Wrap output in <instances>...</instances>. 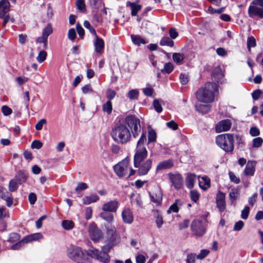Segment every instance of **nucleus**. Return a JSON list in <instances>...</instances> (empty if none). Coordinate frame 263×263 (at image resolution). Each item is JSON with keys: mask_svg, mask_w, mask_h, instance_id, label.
Masks as SVG:
<instances>
[{"mask_svg": "<svg viewBox=\"0 0 263 263\" xmlns=\"http://www.w3.org/2000/svg\"><path fill=\"white\" fill-rule=\"evenodd\" d=\"M20 238L21 236L19 234L13 232L9 234L7 241L10 243H14L18 241Z\"/></svg>", "mask_w": 263, "mask_h": 263, "instance_id": "e433bc0d", "label": "nucleus"}, {"mask_svg": "<svg viewBox=\"0 0 263 263\" xmlns=\"http://www.w3.org/2000/svg\"><path fill=\"white\" fill-rule=\"evenodd\" d=\"M18 182L17 181V180L14 178L13 179H11L9 181V191L13 192L17 190V189L18 187Z\"/></svg>", "mask_w": 263, "mask_h": 263, "instance_id": "c9c22d12", "label": "nucleus"}, {"mask_svg": "<svg viewBox=\"0 0 263 263\" xmlns=\"http://www.w3.org/2000/svg\"><path fill=\"white\" fill-rule=\"evenodd\" d=\"M174 69V66L171 63H166L163 68L161 70V72L163 73H170Z\"/></svg>", "mask_w": 263, "mask_h": 263, "instance_id": "ea45409f", "label": "nucleus"}, {"mask_svg": "<svg viewBox=\"0 0 263 263\" xmlns=\"http://www.w3.org/2000/svg\"><path fill=\"white\" fill-rule=\"evenodd\" d=\"M130 37L132 42L137 45H139L141 44H145L146 43L145 40L139 35L132 34Z\"/></svg>", "mask_w": 263, "mask_h": 263, "instance_id": "7c9ffc66", "label": "nucleus"}, {"mask_svg": "<svg viewBox=\"0 0 263 263\" xmlns=\"http://www.w3.org/2000/svg\"><path fill=\"white\" fill-rule=\"evenodd\" d=\"M196 110L202 114H207L211 110V105L205 104H197L195 106Z\"/></svg>", "mask_w": 263, "mask_h": 263, "instance_id": "c85d7f7f", "label": "nucleus"}, {"mask_svg": "<svg viewBox=\"0 0 263 263\" xmlns=\"http://www.w3.org/2000/svg\"><path fill=\"white\" fill-rule=\"evenodd\" d=\"M88 233L90 239L95 242H99L103 238V232L94 223L89 225Z\"/></svg>", "mask_w": 263, "mask_h": 263, "instance_id": "9b49d317", "label": "nucleus"}, {"mask_svg": "<svg viewBox=\"0 0 263 263\" xmlns=\"http://www.w3.org/2000/svg\"><path fill=\"white\" fill-rule=\"evenodd\" d=\"M212 76L215 81L218 83H222L223 81L224 72L222 70L220 66H217L214 68Z\"/></svg>", "mask_w": 263, "mask_h": 263, "instance_id": "f3484780", "label": "nucleus"}, {"mask_svg": "<svg viewBox=\"0 0 263 263\" xmlns=\"http://www.w3.org/2000/svg\"><path fill=\"white\" fill-rule=\"evenodd\" d=\"M217 207L219 210L222 212L226 209V201H216Z\"/></svg>", "mask_w": 263, "mask_h": 263, "instance_id": "338daca9", "label": "nucleus"}, {"mask_svg": "<svg viewBox=\"0 0 263 263\" xmlns=\"http://www.w3.org/2000/svg\"><path fill=\"white\" fill-rule=\"evenodd\" d=\"M180 82L182 84L185 85L189 82L188 75L184 73H181L179 76Z\"/></svg>", "mask_w": 263, "mask_h": 263, "instance_id": "774afa93", "label": "nucleus"}, {"mask_svg": "<svg viewBox=\"0 0 263 263\" xmlns=\"http://www.w3.org/2000/svg\"><path fill=\"white\" fill-rule=\"evenodd\" d=\"M43 238V235L41 233H37L29 235L24 237L26 242L28 243L30 241L33 240H39Z\"/></svg>", "mask_w": 263, "mask_h": 263, "instance_id": "c756f323", "label": "nucleus"}, {"mask_svg": "<svg viewBox=\"0 0 263 263\" xmlns=\"http://www.w3.org/2000/svg\"><path fill=\"white\" fill-rule=\"evenodd\" d=\"M152 166V160L148 159L144 162L140 163L137 168V173L139 176H144L148 174Z\"/></svg>", "mask_w": 263, "mask_h": 263, "instance_id": "4468645a", "label": "nucleus"}, {"mask_svg": "<svg viewBox=\"0 0 263 263\" xmlns=\"http://www.w3.org/2000/svg\"><path fill=\"white\" fill-rule=\"evenodd\" d=\"M153 106L155 110L157 112H161L162 111L161 105L158 100L155 99L153 101Z\"/></svg>", "mask_w": 263, "mask_h": 263, "instance_id": "603ef678", "label": "nucleus"}, {"mask_svg": "<svg viewBox=\"0 0 263 263\" xmlns=\"http://www.w3.org/2000/svg\"><path fill=\"white\" fill-rule=\"evenodd\" d=\"M62 227L66 230H70L73 228L74 223L72 220H64L62 221Z\"/></svg>", "mask_w": 263, "mask_h": 263, "instance_id": "473e14b6", "label": "nucleus"}, {"mask_svg": "<svg viewBox=\"0 0 263 263\" xmlns=\"http://www.w3.org/2000/svg\"><path fill=\"white\" fill-rule=\"evenodd\" d=\"M106 229V242L104 249H111L120 241V236L117 233L115 226L111 225L105 226Z\"/></svg>", "mask_w": 263, "mask_h": 263, "instance_id": "20e7f679", "label": "nucleus"}, {"mask_svg": "<svg viewBox=\"0 0 263 263\" xmlns=\"http://www.w3.org/2000/svg\"><path fill=\"white\" fill-rule=\"evenodd\" d=\"M128 165L129 160L127 158H125L114 166V171L119 177L125 176L129 169Z\"/></svg>", "mask_w": 263, "mask_h": 263, "instance_id": "9d476101", "label": "nucleus"}, {"mask_svg": "<svg viewBox=\"0 0 263 263\" xmlns=\"http://www.w3.org/2000/svg\"><path fill=\"white\" fill-rule=\"evenodd\" d=\"M238 194V190L236 188H233L231 190L229 193V196L231 199L235 200L237 198V195Z\"/></svg>", "mask_w": 263, "mask_h": 263, "instance_id": "e2e57ef3", "label": "nucleus"}, {"mask_svg": "<svg viewBox=\"0 0 263 263\" xmlns=\"http://www.w3.org/2000/svg\"><path fill=\"white\" fill-rule=\"evenodd\" d=\"M139 95V91L137 89L130 90L127 93V97L130 100L137 99Z\"/></svg>", "mask_w": 263, "mask_h": 263, "instance_id": "c03bdc74", "label": "nucleus"}, {"mask_svg": "<svg viewBox=\"0 0 263 263\" xmlns=\"http://www.w3.org/2000/svg\"><path fill=\"white\" fill-rule=\"evenodd\" d=\"M83 25L86 29L89 30L91 34L94 36L97 35L95 29L91 26L90 23L88 21H85Z\"/></svg>", "mask_w": 263, "mask_h": 263, "instance_id": "49530a36", "label": "nucleus"}, {"mask_svg": "<svg viewBox=\"0 0 263 263\" xmlns=\"http://www.w3.org/2000/svg\"><path fill=\"white\" fill-rule=\"evenodd\" d=\"M119 203L117 200H114L105 203L102 205V210L110 213L116 212L118 208Z\"/></svg>", "mask_w": 263, "mask_h": 263, "instance_id": "2eb2a0df", "label": "nucleus"}, {"mask_svg": "<svg viewBox=\"0 0 263 263\" xmlns=\"http://www.w3.org/2000/svg\"><path fill=\"white\" fill-rule=\"evenodd\" d=\"M250 212V208L248 206H246L242 210L241 213V217L243 219H247L248 217Z\"/></svg>", "mask_w": 263, "mask_h": 263, "instance_id": "13d9d810", "label": "nucleus"}, {"mask_svg": "<svg viewBox=\"0 0 263 263\" xmlns=\"http://www.w3.org/2000/svg\"><path fill=\"white\" fill-rule=\"evenodd\" d=\"M47 121L45 119L40 120L35 125V128L37 130H40L42 129L44 124H46Z\"/></svg>", "mask_w": 263, "mask_h": 263, "instance_id": "0e129e2a", "label": "nucleus"}, {"mask_svg": "<svg viewBox=\"0 0 263 263\" xmlns=\"http://www.w3.org/2000/svg\"><path fill=\"white\" fill-rule=\"evenodd\" d=\"M256 162L254 161H249L244 170L246 176H253L255 171Z\"/></svg>", "mask_w": 263, "mask_h": 263, "instance_id": "a211bd4d", "label": "nucleus"}, {"mask_svg": "<svg viewBox=\"0 0 263 263\" xmlns=\"http://www.w3.org/2000/svg\"><path fill=\"white\" fill-rule=\"evenodd\" d=\"M210 253V251L206 249H203L200 251V253L197 255V258L200 260L204 259Z\"/></svg>", "mask_w": 263, "mask_h": 263, "instance_id": "4d7b16f0", "label": "nucleus"}, {"mask_svg": "<svg viewBox=\"0 0 263 263\" xmlns=\"http://www.w3.org/2000/svg\"><path fill=\"white\" fill-rule=\"evenodd\" d=\"M150 197L152 202L155 203L157 205H160L162 202V193L159 191L157 193L150 194Z\"/></svg>", "mask_w": 263, "mask_h": 263, "instance_id": "a878e982", "label": "nucleus"}, {"mask_svg": "<svg viewBox=\"0 0 263 263\" xmlns=\"http://www.w3.org/2000/svg\"><path fill=\"white\" fill-rule=\"evenodd\" d=\"M122 217L123 221L126 223L130 224L133 221V215L129 209H126L122 211Z\"/></svg>", "mask_w": 263, "mask_h": 263, "instance_id": "6ab92c4d", "label": "nucleus"}, {"mask_svg": "<svg viewBox=\"0 0 263 263\" xmlns=\"http://www.w3.org/2000/svg\"><path fill=\"white\" fill-rule=\"evenodd\" d=\"M47 55V52L44 50L40 51L36 57L37 62L40 63L43 62L46 59Z\"/></svg>", "mask_w": 263, "mask_h": 263, "instance_id": "79ce46f5", "label": "nucleus"}, {"mask_svg": "<svg viewBox=\"0 0 263 263\" xmlns=\"http://www.w3.org/2000/svg\"><path fill=\"white\" fill-rule=\"evenodd\" d=\"M28 178L27 173L24 171H20L15 176V179L20 184L26 181Z\"/></svg>", "mask_w": 263, "mask_h": 263, "instance_id": "5701e85b", "label": "nucleus"}, {"mask_svg": "<svg viewBox=\"0 0 263 263\" xmlns=\"http://www.w3.org/2000/svg\"><path fill=\"white\" fill-rule=\"evenodd\" d=\"M116 92L111 89H107L106 91V97L108 101L112 100L116 96Z\"/></svg>", "mask_w": 263, "mask_h": 263, "instance_id": "de8ad7c7", "label": "nucleus"}, {"mask_svg": "<svg viewBox=\"0 0 263 263\" xmlns=\"http://www.w3.org/2000/svg\"><path fill=\"white\" fill-rule=\"evenodd\" d=\"M67 254L69 259L77 262L82 261L84 256V253L81 248L73 245L68 248Z\"/></svg>", "mask_w": 263, "mask_h": 263, "instance_id": "6e6552de", "label": "nucleus"}, {"mask_svg": "<svg viewBox=\"0 0 263 263\" xmlns=\"http://www.w3.org/2000/svg\"><path fill=\"white\" fill-rule=\"evenodd\" d=\"M191 229L194 234L198 236H202L205 232V228L200 220H194L192 222Z\"/></svg>", "mask_w": 263, "mask_h": 263, "instance_id": "f8f14e48", "label": "nucleus"}, {"mask_svg": "<svg viewBox=\"0 0 263 263\" xmlns=\"http://www.w3.org/2000/svg\"><path fill=\"white\" fill-rule=\"evenodd\" d=\"M100 217L108 223H111L114 220V216L110 212L103 211L100 214Z\"/></svg>", "mask_w": 263, "mask_h": 263, "instance_id": "b1692460", "label": "nucleus"}, {"mask_svg": "<svg viewBox=\"0 0 263 263\" xmlns=\"http://www.w3.org/2000/svg\"><path fill=\"white\" fill-rule=\"evenodd\" d=\"M110 135L113 140L120 144L127 143L131 137L130 132L125 124L116 125L112 129Z\"/></svg>", "mask_w": 263, "mask_h": 263, "instance_id": "f03ea898", "label": "nucleus"}, {"mask_svg": "<svg viewBox=\"0 0 263 263\" xmlns=\"http://www.w3.org/2000/svg\"><path fill=\"white\" fill-rule=\"evenodd\" d=\"M172 58L175 63L178 65H181L184 59V56L183 54L180 53H174L172 55Z\"/></svg>", "mask_w": 263, "mask_h": 263, "instance_id": "2f4dec72", "label": "nucleus"}, {"mask_svg": "<svg viewBox=\"0 0 263 263\" xmlns=\"http://www.w3.org/2000/svg\"><path fill=\"white\" fill-rule=\"evenodd\" d=\"M103 111L108 115L111 114L112 110V103L110 101H107L102 106Z\"/></svg>", "mask_w": 263, "mask_h": 263, "instance_id": "4c0bfd02", "label": "nucleus"}, {"mask_svg": "<svg viewBox=\"0 0 263 263\" xmlns=\"http://www.w3.org/2000/svg\"><path fill=\"white\" fill-rule=\"evenodd\" d=\"M25 243H26V242L25 239L23 238L21 240L18 241L15 244L12 245L11 246V249L13 250H19Z\"/></svg>", "mask_w": 263, "mask_h": 263, "instance_id": "a18cd8bd", "label": "nucleus"}, {"mask_svg": "<svg viewBox=\"0 0 263 263\" xmlns=\"http://www.w3.org/2000/svg\"><path fill=\"white\" fill-rule=\"evenodd\" d=\"M196 180V176L193 174H189L186 178V186L188 189H192L194 185V182Z\"/></svg>", "mask_w": 263, "mask_h": 263, "instance_id": "cd10ccee", "label": "nucleus"}, {"mask_svg": "<svg viewBox=\"0 0 263 263\" xmlns=\"http://www.w3.org/2000/svg\"><path fill=\"white\" fill-rule=\"evenodd\" d=\"M256 45V40L253 36H250L247 39V48L249 51L251 50V47H255Z\"/></svg>", "mask_w": 263, "mask_h": 263, "instance_id": "37998d69", "label": "nucleus"}, {"mask_svg": "<svg viewBox=\"0 0 263 263\" xmlns=\"http://www.w3.org/2000/svg\"><path fill=\"white\" fill-rule=\"evenodd\" d=\"M53 29L52 28L51 24L50 23H48L47 26L45 27L43 31L42 35L47 37H48L52 33Z\"/></svg>", "mask_w": 263, "mask_h": 263, "instance_id": "58836bf2", "label": "nucleus"}, {"mask_svg": "<svg viewBox=\"0 0 263 263\" xmlns=\"http://www.w3.org/2000/svg\"><path fill=\"white\" fill-rule=\"evenodd\" d=\"M76 4L78 9L80 11H82L85 10V4L84 0H77Z\"/></svg>", "mask_w": 263, "mask_h": 263, "instance_id": "bf43d9fd", "label": "nucleus"}, {"mask_svg": "<svg viewBox=\"0 0 263 263\" xmlns=\"http://www.w3.org/2000/svg\"><path fill=\"white\" fill-rule=\"evenodd\" d=\"M0 9L7 12L9 11L10 3L8 0H1L0 1Z\"/></svg>", "mask_w": 263, "mask_h": 263, "instance_id": "a19ab883", "label": "nucleus"}, {"mask_svg": "<svg viewBox=\"0 0 263 263\" xmlns=\"http://www.w3.org/2000/svg\"><path fill=\"white\" fill-rule=\"evenodd\" d=\"M197 256L195 253H191L187 255L186 263H194Z\"/></svg>", "mask_w": 263, "mask_h": 263, "instance_id": "864d4df0", "label": "nucleus"}, {"mask_svg": "<svg viewBox=\"0 0 263 263\" xmlns=\"http://www.w3.org/2000/svg\"><path fill=\"white\" fill-rule=\"evenodd\" d=\"M244 224H245L244 222L241 220H239V221L236 222L234 226V228H233L234 231H240L243 227Z\"/></svg>", "mask_w": 263, "mask_h": 263, "instance_id": "680f3d73", "label": "nucleus"}, {"mask_svg": "<svg viewBox=\"0 0 263 263\" xmlns=\"http://www.w3.org/2000/svg\"><path fill=\"white\" fill-rule=\"evenodd\" d=\"M155 221L157 224V227L158 228H161L162 224H163V220L162 216L157 214V215L155 216Z\"/></svg>", "mask_w": 263, "mask_h": 263, "instance_id": "052dcab7", "label": "nucleus"}, {"mask_svg": "<svg viewBox=\"0 0 263 263\" xmlns=\"http://www.w3.org/2000/svg\"><path fill=\"white\" fill-rule=\"evenodd\" d=\"M224 11V8L222 7L218 9H215L213 8H212L211 6L209 7L208 9V12H209L211 14H214V13H218V14H221Z\"/></svg>", "mask_w": 263, "mask_h": 263, "instance_id": "6e6d98bb", "label": "nucleus"}, {"mask_svg": "<svg viewBox=\"0 0 263 263\" xmlns=\"http://www.w3.org/2000/svg\"><path fill=\"white\" fill-rule=\"evenodd\" d=\"M99 199V197L96 194H92L89 196H85L83 199V203L89 204L92 202H96Z\"/></svg>", "mask_w": 263, "mask_h": 263, "instance_id": "393cba45", "label": "nucleus"}, {"mask_svg": "<svg viewBox=\"0 0 263 263\" xmlns=\"http://www.w3.org/2000/svg\"><path fill=\"white\" fill-rule=\"evenodd\" d=\"M157 134L153 129H149L148 132V144L151 142H154L156 141Z\"/></svg>", "mask_w": 263, "mask_h": 263, "instance_id": "f704fd0d", "label": "nucleus"}, {"mask_svg": "<svg viewBox=\"0 0 263 263\" xmlns=\"http://www.w3.org/2000/svg\"><path fill=\"white\" fill-rule=\"evenodd\" d=\"M148 155L147 151L145 147H136L134 156V164L135 167H137L140 163H142L146 159Z\"/></svg>", "mask_w": 263, "mask_h": 263, "instance_id": "1a4fd4ad", "label": "nucleus"}, {"mask_svg": "<svg viewBox=\"0 0 263 263\" xmlns=\"http://www.w3.org/2000/svg\"><path fill=\"white\" fill-rule=\"evenodd\" d=\"M36 42L39 43H43V48L46 49L47 47V38L43 35L41 36L37 37Z\"/></svg>", "mask_w": 263, "mask_h": 263, "instance_id": "8fccbe9b", "label": "nucleus"}, {"mask_svg": "<svg viewBox=\"0 0 263 263\" xmlns=\"http://www.w3.org/2000/svg\"><path fill=\"white\" fill-rule=\"evenodd\" d=\"M183 204V202L179 200L176 199L174 203L172 204L168 209L167 210V213L168 214H171L172 212L174 213H177L179 211V206H181Z\"/></svg>", "mask_w": 263, "mask_h": 263, "instance_id": "4be33fe9", "label": "nucleus"}, {"mask_svg": "<svg viewBox=\"0 0 263 263\" xmlns=\"http://www.w3.org/2000/svg\"><path fill=\"white\" fill-rule=\"evenodd\" d=\"M127 6L130 7L132 9L131 15L132 16H136L138 12L141 9L142 7L140 5H136L134 3L128 2L127 3Z\"/></svg>", "mask_w": 263, "mask_h": 263, "instance_id": "bb28decb", "label": "nucleus"}, {"mask_svg": "<svg viewBox=\"0 0 263 263\" xmlns=\"http://www.w3.org/2000/svg\"><path fill=\"white\" fill-rule=\"evenodd\" d=\"M216 143L224 152H232L234 148V135L231 134H224L217 136Z\"/></svg>", "mask_w": 263, "mask_h": 263, "instance_id": "7ed1b4c3", "label": "nucleus"}, {"mask_svg": "<svg viewBox=\"0 0 263 263\" xmlns=\"http://www.w3.org/2000/svg\"><path fill=\"white\" fill-rule=\"evenodd\" d=\"M95 41L94 42V46L95 50L97 53H101L104 47V42L103 39L98 37L97 34L95 35Z\"/></svg>", "mask_w": 263, "mask_h": 263, "instance_id": "aec40b11", "label": "nucleus"}, {"mask_svg": "<svg viewBox=\"0 0 263 263\" xmlns=\"http://www.w3.org/2000/svg\"><path fill=\"white\" fill-rule=\"evenodd\" d=\"M263 140L260 137H257L253 140V146L254 147H259L261 146Z\"/></svg>", "mask_w": 263, "mask_h": 263, "instance_id": "5fc2aeb1", "label": "nucleus"}, {"mask_svg": "<svg viewBox=\"0 0 263 263\" xmlns=\"http://www.w3.org/2000/svg\"><path fill=\"white\" fill-rule=\"evenodd\" d=\"M169 179L175 189L179 190L183 186V178L179 173L168 174Z\"/></svg>", "mask_w": 263, "mask_h": 263, "instance_id": "ddd939ff", "label": "nucleus"}, {"mask_svg": "<svg viewBox=\"0 0 263 263\" xmlns=\"http://www.w3.org/2000/svg\"><path fill=\"white\" fill-rule=\"evenodd\" d=\"M125 123L131 129L133 136L135 138L137 137L141 129L140 119L135 115H130L125 118Z\"/></svg>", "mask_w": 263, "mask_h": 263, "instance_id": "0eeeda50", "label": "nucleus"}, {"mask_svg": "<svg viewBox=\"0 0 263 263\" xmlns=\"http://www.w3.org/2000/svg\"><path fill=\"white\" fill-rule=\"evenodd\" d=\"M231 127V122L229 119L223 120L220 121L216 126L215 129L217 133H220L223 131H227Z\"/></svg>", "mask_w": 263, "mask_h": 263, "instance_id": "dca6fc26", "label": "nucleus"}, {"mask_svg": "<svg viewBox=\"0 0 263 263\" xmlns=\"http://www.w3.org/2000/svg\"><path fill=\"white\" fill-rule=\"evenodd\" d=\"M248 15L251 18H263V0H253L249 7Z\"/></svg>", "mask_w": 263, "mask_h": 263, "instance_id": "423d86ee", "label": "nucleus"}, {"mask_svg": "<svg viewBox=\"0 0 263 263\" xmlns=\"http://www.w3.org/2000/svg\"><path fill=\"white\" fill-rule=\"evenodd\" d=\"M174 165V162L173 160L168 159L159 162L157 166L156 170H161L165 169H170L172 168Z\"/></svg>", "mask_w": 263, "mask_h": 263, "instance_id": "412c9836", "label": "nucleus"}, {"mask_svg": "<svg viewBox=\"0 0 263 263\" xmlns=\"http://www.w3.org/2000/svg\"><path fill=\"white\" fill-rule=\"evenodd\" d=\"M110 250L104 249V246L101 247V250H99L92 247V249L85 251L87 256L92 258L96 259L103 263H108L110 260V256L108 253Z\"/></svg>", "mask_w": 263, "mask_h": 263, "instance_id": "39448f33", "label": "nucleus"}, {"mask_svg": "<svg viewBox=\"0 0 263 263\" xmlns=\"http://www.w3.org/2000/svg\"><path fill=\"white\" fill-rule=\"evenodd\" d=\"M160 44L161 46L173 47L174 46V41L168 36H164L161 39Z\"/></svg>", "mask_w": 263, "mask_h": 263, "instance_id": "72a5a7b5", "label": "nucleus"}, {"mask_svg": "<svg viewBox=\"0 0 263 263\" xmlns=\"http://www.w3.org/2000/svg\"><path fill=\"white\" fill-rule=\"evenodd\" d=\"M43 146L42 143L40 140H34L32 143L31 147L32 148L40 149Z\"/></svg>", "mask_w": 263, "mask_h": 263, "instance_id": "69168bd1", "label": "nucleus"}, {"mask_svg": "<svg viewBox=\"0 0 263 263\" xmlns=\"http://www.w3.org/2000/svg\"><path fill=\"white\" fill-rule=\"evenodd\" d=\"M146 141V133H143L139 140L137 142V147H144L143 145L145 143V142Z\"/></svg>", "mask_w": 263, "mask_h": 263, "instance_id": "09e8293b", "label": "nucleus"}, {"mask_svg": "<svg viewBox=\"0 0 263 263\" xmlns=\"http://www.w3.org/2000/svg\"><path fill=\"white\" fill-rule=\"evenodd\" d=\"M190 197L193 201L196 202L199 199V194L197 191L192 190L190 191Z\"/></svg>", "mask_w": 263, "mask_h": 263, "instance_id": "3c124183", "label": "nucleus"}, {"mask_svg": "<svg viewBox=\"0 0 263 263\" xmlns=\"http://www.w3.org/2000/svg\"><path fill=\"white\" fill-rule=\"evenodd\" d=\"M218 89V85L215 83L208 82L204 86L196 92L197 100L203 103H211L214 101L215 92Z\"/></svg>", "mask_w": 263, "mask_h": 263, "instance_id": "f257e3e1", "label": "nucleus"}]
</instances>
